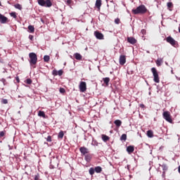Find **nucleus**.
I'll use <instances>...</instances> for the list:
<instances>
[{
	"mask_svg": "<svg viewBox=\"0 0 180 180\" xmlns=\"http://www.w3.org/2000/svg\"><path fill=\"white\" fill-rule=\"evenodd\" d=\"M94 36H96V38H97V39H104V35L99 31L94 32Z\"/></svg>",
	"mask_w": 180,
	"mask_h": 180,
	"instance_id": "obj_10",
	"label": "nucleus"
},
{
	"mask_svg": "<svg viewBox=\"0 0 180 180\" xmlns=\"http://www.w3.org/2000/svg\"><path fill=\"white\" fill-rule=\"evenodd\" d=\"M65 3L68 6H70L72 3V0H67L65 1Z\"/></svg>",
	"mask_w": 180,
	"mask_h": 180,
	"instance_id": "obj_35",
	"label": "nucleus"
},
{
	"mask_svg": "<svg viewBox=\"0 0 180 180\" xmlns=\"http://www.w3.org/2000/svg\"><path fill=\"white\" fill-rule=\"evenodd\" d=\"M103 81L105 84V85H109L110 79L109 77H104V78H103Z\"/></svg>",
	"mask_w": 180,
	"mask_h": 180,
	"instance_id": "obj_23",
	"label": "nucleus"
},
{
	"mask_svg": "<svg viewBox=\"0 0 180 180\" xmlns=\"http://www.w3.org/2000/svg\"><path fill=\"white\" fill-rule=\"evenodd\" d=\"M10 15H11V17H13L14 18H17V15H16L15 12H12V13H10Z\"/></svg>",
	"mask_w": 180,
	"mask_h": 180,
	"instance_id": "obj_34",
	"label": "nucleus"
},
{
	"mask_svg": "<svg viewBox=\"0 0 180 180\" xmlns=\"http://www.w3.org/2000/svg\"><path fill=\"white\" fill-rule=\"evenodd\" d=\"M2 5H1V1H0V6H1Z\"/></svg>",
	"mask_w": 180,
	"mask_h": 180,
	"instance_id": "obj_50",
	"label": "nucleus"
},
{
	"mask_svg": "<svg viewBox=\"0 0 180 180\" xmlns=\"http://www.w3.org/2000/svg\"><path fill=\"white\" fill-rule=\"evenodd\" d=\"M16 81L18 82H20V79H19V77H16Z\"/></svg>",
	"mask_w": 180,
	"mask_h": 180,
	"instance_id": "obj_44",
	"label": "nucleus"
},
{
	"mask_svg": "<svg viewBox=\"0 0 180 180\" xmlns=\"http://www.w3.org/2000/svg\"><path fill=\"white\" fill-rule=\"evenodd\" d=\"M161 167L162 168V170H163L164 172L167 171V169H168V167H167V165H165V164H162V165H161Z\"/></svg>",
	"mask_w": 180,
	"mask_h": 180,
	"instance_id": "obj_29",
	"label": "nucleus"
},
{
	"mask_svg": "<svg viewBox=\"0 0 180 180\" xmlns=\"http://www.w3.org/2000/svg\"><path fill=\"white\" fill-rule=\"evenodd\" d=\"M101 139H103V141L107 142V141H109L110 137L108 136H107V135L103 134V136H101Z\"/></svg>",
	"mask_w": 180,
	"mask_h": 180,
	"instance_id": "obj_21",
	"label": "nucleus"
},
{
	"mask_svg": "<svg viewBox=\"0 0 180 180\" xmlns=\"http://www.w3.org/2000/svg\"><path fill=\"white\" fill-rule=\"evenodd\" d=\"M38 115L40 116V117H43L44 119H46V117L45 112L44 111H39Z\"/></svg>",
	"mask_w": 180,
	"mask_h": 180,
	"instance_id": "obj_24",
	"label": "nucleus"
},
{
	"mask_svg": "<svg viewBox=\"0 0 180 180\" xmlns=\"http://www.w3.org/2000/svg\"><path fill=\"white\" fill-rule=\"evenodd\" d=\"M29 57L30 65H36L38 60L37 54L35 53H30Z\"/></svg>",
	"mask_w": 180,
	"mask_h": 180,
	"instance_id": "obj_3",
	"label": "nucleus"
},
{
	"mask_svg": "<svg viewBox=\"0 0 180 180\" xmlns=\"http://www.w3.org/2000/svg\"><path fill=\"white\" fill-rule=\"evenodd\" d=\"M140 108H145V105L143 104H140Z\"/></svg>",
	"mask_w": 180,
	"mask_h": 180,
	"instance_id": "obj_43",
	"label": "nucleus"
},
{
	"mask_svg": "<svg viewBox=\"0 0 180 180\" xmlns=\"http://www.w3.org/2000/svg\"><path fill=\"white\" fill-rule=\"evenodd\" d=\"M79 89H80V91H86V82H80L79 84Z\"/></svg>",
	"mask_w": 180,
	"mask_h": 180,
	"instance_id": "obj_9",
	"label": "nucleus"
},
{
	"mask_svg": "<svg viewBox=\"0 0 180 180\" xmlns=\"http://www.w3.org/2000/svg\"><path fill=\"white\" fill-rule=\"evenodd\" d=\"M141 32L142 33V34H145L146 33V30H141Z\"/></svg>",
	"mask_w": 180,
	"mask_h": 180,
	"instance_id": "obj_42",
	"label": "nucleus"
},
{
	"mask_svg": "<svg viewBox=\"0 0 180 180\" xmlns=\"http://www.w3.org/2000/svg\"><path fill=\"white\" fill-rule=\"evenodd\" d=\"M4 131H0V137H4Z\"/></svg>",
	"mask_w": 180,
	"mask_h": 180,
	"instance_id": "obj_41",
	"label": "nucleus"
},
{
	"mask_svg": "<svg viewBox=\"0 0 180 180\" xmlns=\"http://www.w3.org/2000/svg\"><path fill=\"white\" fill-rule=\"evenodd\" d=\"M150 71L153 76L154 82H155L156 84H159L160 80V76L158 75V72L157 69L155 68H152Z\"/></svg>",
	"mask_w": 180,
	"mask_h": 180,
	"instance_id": "obj_2",
	"label": "nucleus"
},
{
	"mask_svg": "<svg viewBox=\"0 0 180 180\" xmlns=\"http://www.w3.org/2000/svg\"><path fill=\"white\" fill-rule=\"evenodd\" d=\"M46 141H47L48 142H51V141H52V140H51V136H49L48 138H47V139H46Z\"/></svg>",
	"mask_w": 180,
	"mask_h": 180,
	"instance_id": "obj_39",
	"label": "nucleus"
},
{
	"mask_svg": "<svg viewBox=\"0 0 180 180\" xmlns=\"http://www.w3.org/2000/svg\"><path fill=\"white\" fill-rule=\"evenodd\" d=\"M162 63H163L162 58H158L155 61V64H156L157 67H160V65H162Z\"/></svg>",
	"mask_w": 180,
	"mask_h": 180,
	"instance_id": "obj_14",
	"label": "nucleus"
},
{
	"mask_svg": "<svg viewBox=\"0 0 180 180\" xmlns=\"http://www.w3.org/2000/svg\"><path fill=\"white\" fill-rule=\"evenodd\" d=\"M60 94H65V91H60Z\"/></svg>",
	"mask_w": 180,
	"mask_h": 180,
	"instance_id": "obj_47",
	"label": "nucleus"
},
{
	"mask_svg": "<svg viewBox=\"0 0 180 180\" xmlns=\"http://www.w3.org/2000/svg\"><path fill=\"white\" fill-rule=\"evenodd\" d=\"M114 124H115L117 127L120 128L122 126V121L120 120H117L114 121Z\"/></svg>",
	"mask_w": 180,
	"mask_h": 180,
	"instance_id": "obj_18",
	"label": "nucleus"
},
{
	"mask_svg": "<svg viewBox=\"0 0 180 180\" xmlns=\"http://www.w3.org/2000/svg\"><path fill=\"white\" fill-rule=\"evenodd\" d=\"M8 18L6 16H4V15L0 13V23L1 24H6L7 22H8Z\"/></svg>",
	"mask_w": 180,
	"mask_h": 180,
	"instance_id": "obj_8",
	"label": "nucleus"
},
{
	"mask_svg": "<svg viewBox=\"0 0 180 180\" xmlns=\"http://www.w3.org/2000/svg\"><path fill=\"white\" fill-rule=\"evenodd\" d=\"M127 138V134H122V136H121L120 140H121V141H126Z\"/></svg>",
	"mask_w": 180,
	"mask_h": 180,
	"instance_id": "obj_27",
	"label": "nucleus"
},
{
	"mask_svg": "<svg viewBox=\"0 0 180 180\" xmlns=\"http://www.w3.org/2000/svg\"><path fill=\"white\" fill-rule=\"evenodd\" d=\"M166 41L171 44L172 46H178V42L174 39L171 36H169L166 38Z\"/></svg>",
	"mask_w": 180,
	"mask_h": 180,
	"instance_id": "obj_5",
	"label": "nucleus"
},
{
	"mask_svg": "<svg viewBox=\"0 0 180 180\" xmlns=\"http://www.w3.org/2000/svg\"><path fill=\"white\" fill-rule=\"evenodd\" d=\"M102 6V0H96V6L98 10L101 9V7Z\"/></svg>",
	"mask_w": 180,
	"mask_h": 180,
	"instance_id": "obj_16",
	"label": "nucleus"
},
{
	"mask_svg": "<svg viewBox=\"0 0 180 180\" xmlns=\"http://www.w3.org/2000/svg\"><path fill=\"white\" fill-rule=\"evenodd\" d=\"M147 136H148V138H153V131H151V130H148V131H147Z\"/></svg>",
	"mask_w": 180,
	"mask_h": 180,
	"instance_id": "obj_25",
	"label": "nucleus"
},
{
	"mask_svg": "<svg viewBox=\"0 0 180 180\" xmlns=\"http://www.w3.org/2000/svg\"><path fill=\"white\" fill-rule=\"evenodd\" d=\"M73 56H75V58H76V60H82V56L79 53H75V55H73Z\"/></svg>",
	"mask_w": 180,
	"mask_h": 180,
	"instance_id": "obj_17",
	"label": "nucleus"
},
{
	"mask_svg": "<svg viewBox=\"0 0 180 180\" xmlns=\"http://www.w3.org/2000/svg\"><path fill=\"white\" fill-rule=\"evenodd\" d=\"M167 8L169 9V11H172V8L174 7V4L172 2H168V3H167Z\"/></svg>",
	"mask_w": 180,
	"mask_h": 180,
	"instance_id": "obj_22",
	"label": "nucleus"
},
{
	"mask_svg": "<svg viewBox=\"0 0 180 180\" xmlns=\"http://www.w3.org/2000/svg\"><path fill=\"white\" fill-rule=\"evenodd\" d=\"M14 6H15V8H18V9H19L20 11L22 8V6L20 4H16L15 5H14Z\"/></svg>",
	"mask_w": 180,
	"mask_h": 180,
	"instance_id": "obj_31",
	"label": "nucleus"
},
{
	"mask_svg": "<svg viewBox=\"0 0 180 180\" xmlns=\"http://www.w3.org/2000/svg\"><path fill=\"white\" fill-rule=\"evenodd\" d=\"M28 29H29V30L30 31L31 33L34 32V26L30 25V26L28 27Z\"/></svg>",
	"mask_w": 180,
	"mask_h": 180,
	"instance_id": "obj_30",
	"label": "nucleus"
},
{
	"mask_svg": "<svg viewBox=\"0 0 180 180\" xmlns=\"http://www.w3.org/2000/svg\"><path fill=\"white\" fill-rule=\"evenodd\" d=\"M82 93L80 94V95H82V96H84V98H88V96L86 95L85 91H82Z\"/></svg>",
	"mask_w": 180,
	"mask_h": 180,
	"instance_id": "obj_36",
	"label": "nucleus"
},
{
	"mask_svg": "<svg viewBox=\"0 0 180 180\" xmlns=\"http://www.w3.org/2000/svg\"><path fill=\"white\" fill-rule=\"evenodd\" d=\"M126 56L124 55H121L120 56V65H124V64L126 63Z\"/></svg>",
	"mask_w": 180,
	"mask_h": 180,
	"instance_id": "obj_11",
	"label": "nucleus"
},
{
	"mask_svg": "<svg viewBox=\"0 0 180 180\" xmlns=\"http://www.w3.org/2000/svg\"><path fill=\"white\" fill-rule=\"evenodd\" d=\"M178 30H179V32L180 33V27H179Z\"/></svg>",
	"mask_w": 180,
	"mask_h": 180,
	"instance_id": "obj_49",
	"label": "nucleus"
},
{
	"mask_svg": "<svg viewBox=\"0 0 180 180\" xmlns=\"http://www.w3.org/2000/svg\"><path fill=\"white\" fill-rule=\"evenodd\" d=\"M178 172L180 174V165L178 167Z\"/></svg>",
	"mask_w": 180,
	"mask_h": 180,
	"instance_id": "obj_45",
	"label": "nucleus"
},
{
	"mask_svg": "<svg viewBox=\"0 0 180 180\" xmlns=\"http://www.w3.org/2000/svg\"><path fill=\"white\" fill-rule=\"evenodd\" d=\"M32 82V80L31 79H27L25 81V84H27L28 85H30Z\"/></svg>",
	"mask_w": 180,
	"mask_h": 180,
	"instance_id": "obj_32",
	"label": "nucleus"
},
{
	"mask_svg": "<svg viewBox=\"0 0 180 180\" xmlns=\"http://www.w3.org/2000/svg\"><path fill=\"white\" fill-rule=\"evenodd\" d=\"M94 171L97 174H101L102 172V167L100 166H97L96 167V168H94Z\"/></svg>",
	"mask_w": 180,
	"mask_h": 180,
	"instance_id": "obj_20",
	"label": "nucleus"
},
{
	"mask_svg": "<svg viewBox=\"0 0 180 180\" xmlns=\"http://www.w3.org/2000/svg\"><path fill=\"white\" fill-rule=\"evenodd\" d=\"M60 91H65V89L63 88H60Z\"/></svg>",
	"mask_w": 180,
	"mask_h": 180,
	"instance_id": "obj_48",
	"label": "nucleus"
},
{
	"mask_svg": "<svg viewBox=\"0 0 180 180\" xmlns=\"http://www.w3.org/2000/svg\"><path fill=\"white\" fill-rule=\"evenodd\" d=\"M63 70H60L59 71H57L56 70H53V75L54 77H56L57 75H59V77H61V75H63Z\"/></svg>",
	"mask_w": 180,
	"mask_h": 180,
	"instance_id": "obj_12",
	"label": "nucleus"
},
{
	"mask_svg": "<svg viewBox=\"0 0 180 180\" xmlns=\"http://www.w3.org/2000/svg\"><path fill=\"white\" fill-rule=\"evenodd\" d=\"M38 3L41 6L51 7L52 6L51 0H38Z\"/></svg>",
	"mask_w": 180,
	"mask_h": 180,
	"instance_id": "obj_4",
	"label": "nucleus"
},
{
	"mask_svg": "<svg viewBox=\"0 0 180 180\" xmlns=\"http://www.w3.org/2000/svg\"><path fill=\"white\" fill-rule=\"evenodd\" d=\"M2 103H4V105H6L8 103V100L4 98L1 101Z\"/></svg>",
	"mask_w": 180,
	"mask_h": 180,
	"instance_id": "obj_37",
	"label": "nucleus"
},
{
	"mask_svg": "<svg viewBox=\"0 0 180 180\" xmlns=\"http://www.w3.org/2000/svg\"><path fill=\"white\" fill-rule=\"evenodd\" d=\"M179 80L180 81V78H179Z\"/></svg>",
	"mask_w": 180,
	"mask_h": 180,
	"instance_id": "obj_52",
	"label": "nucleus"
},
{
	"mask_svg": "<svg viewBox=\"0 0 180 180\" xmlns=\"http://www.w3.org/2000/svg\"><path fill=\"white\" fill-rule=\"evenodd\" d=\"M127 40L131 44H135L137 42V40L132 37H127Z\"/></svg>",
	"mask_w": 180,
	"mask_h": 180,
	"instance_id": "obj_13",
	"label": "nucleus"
},
{
	"mask_svg": "<svg viewBox=\"0 0 180 180\" xmlns=\"http://www.w3.org/2000/svg\"><path fill=\"white\" fill-rule=\"evenodd\" d=\"M148 9L144 5H140L135 9H132L131 12L133 14H145L147 13Z\"/></svg>",
	"mask_w": 180,
	"mask_h": 180,
	"instance_id": "obj_1",
	"label": "nucleus"
},
{
	"mask_svg": "<svg viewBox=\"0 0 180 180\" xmlns=\"http://www.w3.org/2000/svg\"><path fill=\"white\" fill-rule=\"evenodd\" d=\"M44 60L45 62L48 63L50 60V56H45L44 57Z\"/></svg>",
	"mask_w": 180,
	"mask_h": 180,
	"instance_id": "obj_33",
	"label": "nucleus"
},
{
	"mask_svg": "<svg viewBox=\"0 0 180 180\" xmlns=\"http://www.w3.org/2000/svg\"><path fill=\"white\" fill-rule=\"evenodd\" d=\"M148 94H149V95H150V94H151V93H150V91H149V93H148Z\"/></svg>",
	"mask_w": 180,
	"mask_h": 180,
	"instance_id": "obj_51",
	"label": "nucleus"
},
{
	"mask_svg": "<svg viewBox=\"0 0 180 180\" xmlns=\"http://www.w3.org/2000/svg\"><path fill=\"white\" fill-rule=\"evenodd\" d=\"M29 38L32 40V39H33V36H32V35H30V36L29 37Z\"/></svg>",
	"mask_w": 180,
	"mask_h": 180,
	"instance_id": "obj_46",
	"label": "nucleus"
},
{
	"mask_svg": "<svg viewBox=\"0 0 180 180\" xmlns=\"http://www.w3.org/2000/svg\"><path fill=\"white\" fill-rule=\"evenodd\" d=\"M115 24H120V20L119 18H117L115 19Z\"/></svg>",
	"mask_w": 180,
	"mask_h": 180,
	"instance_id": "obj_40",
	"label": "nucleus"
},
{
	"mask_svg": "<svg viewBox=\"0 0 180 180\" xmlns=\"http://www.w3.org/2000/svg\"><path fill=\"white\" fill-rule=\"evenodd\" d=\"M162 117L165 120L169 123L172 122V120L171 118L170 113L168 111H165L162 113Z\"/></svg>",
	"mask_w": 180,
	"mask_h": 180,
	"instance_id": "obj_6",
	"label": "nucleus"
},
{
	"mask_svg": "<svg viewBox=\"0 0 180 180\" xmlns=\"http://www.w3.org/2000/svg\"><path fill=\"white\" fill-rule=\"evenodd\" d=\"M89 174H90L91 176H93L95 174V169L94 167H90Z\"/></svg>",
	"mask_w": 180,
	"mask_h": 180,
	"instance_id": "obj_26",
	"label": "nucleus"
},
{
	"mask_svg": "<svg viewBox=\"0 0 180 180\" xmlns=\"http://www.w3.org/2000/svg\"><path fill=\"white\" fill-rule=\"evenodd\" d=\"M64 136V132L63 131H60L58 134V138L60 139H63Z\"/></svg>",
	"mask_w": 180,
	"mask_h": 180,
	"instance_id": "obj_28",
	"label": "nucleus"
},
{
	"mask_svg": "<svg viewBox=\"0 0 180 180\" xmlns=\"http://www.w3.org/2000/svg\"><path fill=\"white\" fill-rule=\"evenodd\" d=\"M134 151V146H129L127 148V152L129 154L132 153Z\"/></svg>",
	"mask_w": 180,
	"mask_h": 180,
	"instance_id": "obj_15",
	"label": "nucleus"
},
{
	"mask_svg": "<svg viewBox=\"0 0 180 180\" xmlns=\"http://www.w3.org/2000/svg\"><path fill=\"white\" fill-rule=\"evenodd\" d=\"M79 150L80 151V153H82V155L84 156L89 153V150L84 146L80 147V149H79Z\"/></svg>",
	"mask_w": 180,
	"mask_h": 180,
	"instance_id": "obj_7",
	"label": "nucleus"
},
{
	"mask_svg": "<svg viewBox=\"0 0 180 180\" xmlns=\"http://www.w3.org/2000/svg\"><path fill=\"white\" fill-rule=\"evenodd\" d=\"M84 160L86 162H89L91 160V155L90 154H86L84 155Z\"/></svg>",
	"mask_w": 180,
	"mask_h": 180,
	"instance_id": "obj_19",
	"label": "nucleus"
},
{
	"mask_svg": "<svg viewBox=\"0 0 180 180\" xmlns=\"http://www.w3.org/2000/svg\"><path fill=\"white\" fill-rule=\"evenodd\" d=\"M39 178H40V176H39V174H37L34 176V180H39Z\"/></svg>",
	"mask_w": 180,
	"mask_h": 180,
	"instance_id": "obj_38",
	"label": "nucleus"
}]
</instances>
